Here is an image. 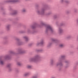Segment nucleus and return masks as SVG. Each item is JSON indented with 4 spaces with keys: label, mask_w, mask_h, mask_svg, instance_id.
I'll list each match as a JSON object with an SVG mask.
<instances>
[{
    "label": "nucleus",
    "mask_w": 78,
    "mask_h": 78,
    "mask_svg": "<svg viewBox=\"0 0 78 78\" xmlns=\"http://www.w3.org/2000/svg\"><path fill=\"white\" fill-rule=\"evenodd\" d=\"M36 27H41V26L36 23H34V25L31 26V28H32V29H33V30L35 29Z\"/></svg>",
    "instance_id": "obj_6"
},
{
    "label": "nucleus",
    "mask_w": 78,
    "mask_h": 78,
    "mask_svg": "<svg viewBox=\"0 0 78 78\" xmlns=\"http://www.w3.org/2000/svg\"><path fill=\"white\" fill-rule=\"evenodd\" d=\"M39 6V5H36V8H37V7H38Z\"/></svg>",
    "instance_id": "obj_38"
},
{
    "label": "nucleus",
    "mask_w": 78,
    "mask_h": 78,
    "mask_svg": "<svg viewBox=\"0 0 78 78\" xmlns=\"http://www.w3.org/2000/svg\"><path fill=\"white\" fill-rule=\"evenodd\" d=\"M11 56H10L9 55H6L5 56V58L6 59H11Z\"/></svg>",
    "instance_id": "obj_16"
},
{
    "label": "nucleus",
    "mask_w": 78,
    "mask_h": 78,
    "mask_svg": "<svg viewBox=\"0 0 78 78\" xmlns=\"http://www.w3.org/2000/svg\"><path fill=\"white\" fill-rule=\"evenodd\" d=\"M19 2V1L17 0H8L5 2V3H9V2H12V3H16Z\"/></svg>",
    "instance_id": "obj_9"
},
{
    "label": "nucleus",
    "mask_w": 78,
    "mask_h": 78,
    "mask_svg": "<svg viewBox=\"0 0 78 78\" xmlns=\"http://www.w3.org/2000/svg\"><path fill=\"white\" fill-rule=\"evenodd\" d=\"M8 42V41H7L5 40V42L4 43V44H7V43Z\"/></svg>",
    "instance_id": "obj_33"
},
{
    "label": "nucleus",
    "mask_w": 78,
    "mask_h": 78,
    "mask_svg": "<svg viewBox=\"0 0 78 78\" xmlns=\"http://www.w3.org/2000/svg\"><path fill=\"white\" fill-rule=\"evenodd\" d=\"M36 51H37V52H43V51H44V50H43V49H38V50H36Z\"/></svg>",
    "instance_id": "obj_19"
},
{
    "label": "nucleus",
    "mask_w": 78,
    "mask_h": 78,
    "mask_svg": "<svg viewBox=\"0 0 78 78\" xmlns=\"http://www.w3.org/2000/svg\"><path fill=\"white\" fill-rule=\"evenodd\" d=\"M65 63H69V61H66L65 62Z\"/></svg>",
    "instance_id": "obj_36"
},
{
    "label": "nucleus",
    "mask_w": 78,
    "mask_h": 78,
    "mask_svg": "<svg viewBox=\"0 0 78 78\" xmlns=\"http://www.w3.org/2000/svg\"><path fill=\"white\" fill-rule=\"evenodd\" d=\"M41 56L39 55H35L34 57L30 59V62H37L40 61Z\"/></svg>",
    "instance_id": "obj_4"
},
{
    "label": "nucleus",
    "mask_w": 78,
    "mask_h": 78,
    "mask_svg": "<svg viewBox=\"0 0 78 78\" xmlns=\"http://www.w3.org/2000/svg\"><path fill=\"white\" fill-rule=\"evenodd\" d=\"M17 14V11L16 10H14L13 11V13H11V15H16Z\"/></svg>",
    "instance_id": "obj_13"
},
{
    "label": "nucleus",
    "mask_w": 78,
    "mask_h": 78,
    "mask_svg": "<svg viewBox=\"0 0 78 78\" xmlns=\"http://www.w3.org/2000/svg\"><path fill=\"white\" fill-rule=\"evenodd\" d=\"M57 17V15H55L54 16V19H56V18Z\"/></svg>",
    "instance_id": "obj_31"
},
{
    "label": "nucleus",
    "mask_w": 78,
    "mask_h": 78,
    "mask_svg": "<svg viewBox=\"0 0 78 78\" xmlns=\"http://www.w3.org/2000/svg\"><path fill=\"white\" fill-rule=\"evenodd\" d=\"M11 64H9L7 66V67L9 68V71H11Z\"/></svg>",
    "instance_id": "obj_14"
},
{
    "label": "nucleus",
    "mask_w": 78,
    "mask_h": 78,
    "mask_svg": "<svg viewBox=\"0 0 78 78\" xmlns=\"http://www.w3.org/2000/svg\"><path fill=\"white\" fill-rule=\"evenodd\" d=\"M17 65L18 66H21V64L20 62H18L17 63Z\"/></svg>",
    "instance_id": "obj_26"
},
{
    "label": "nucleus",
    "mask_w": 78,
    "mask_h": 78,
    "mask_svg": "<svg viewBox=\"0 0 78 78\" xmlns=\"http://www.w3.org/2000/svg\"><path fill=\"white\" fill-rule=\"evenodd\" d=\"M52 44V43H49L47 45V47H50Z\"/></svg>",
    "instance_id": "obj_24"
},
{
    "label": "nucleus",
    "mask_w": 78,
    "mask_h": 78,
    "mask_svg": "<svg viewBox=\"0 0 78 78\" xmlns=\"http://www.w3.org/2000/svg\"><path fill=\"white\" fill-rule=\"evenodd\" d=\"M50 63L51 66H53V65H54V60L53 59L51 60Z\"/></svg>",
    "instance_id": "obj_18"
},
{
    "label": "nucleus",
    "mask_w": 78,
    "mask_h": 78,
    "mask_svg": "<svg viewBox=\"0 0 78 78\" xmlns=\"http://www.w3.org/2000/svg\"><path fill=\"white\" fill-rule=\"evenodd\" d=\"M23 38L26 40V42L28 41V37L27 36H25L23 37Z\"/></svg>",
    "instance_id": "obj_17"
},
{
    "label": "nucleus",
    "mask_w": 78,
    "mask_h": 78,
    "mask_svg": "<svg viewBox=\"0 0 78 78\" xmlns=\"http://www.w3.org/2000/svg\"><path fill=\"white\" fill-rule=\"evenodd\" d=\"M60 2L61 3H63V2H65L66 3H69V2L68 0H60Z\"/></svg>",
    "instance_id": "obj_15"
},
{
    "label": "nucleus",
    "mask_w": 78,
    "mask_h": 78,
    "mask_svg": "<svg viewBox=\"0 0 78 78\" xmlns=\"http://www.w3.org/2000/svg\"><path fill=\"white\" fill-rule=\"evenodd\" d=\"M21 33H25V32L23 31H22V32H21Z\"/></svg>",
    "instance_id": "obj_39"
},
{
    "label": "nucleus",
    "mask_w": 78,
    "mask_h": 78,
    "mask_svg": "<svg viewBox=\"0 0 78 78\" xmlns=\"http://www.w3.org/2000/svg\"><path fill=\"white\" fill-rule=\"evenodd\" d=\"M0 64L1 65H3L4 64V62L1 59H0Z\"/></svg>",
    "instance_id": "obj_22"
},
{
    "label": "nucleus",
    "mask_w": 78,
    "mask_h": 78,
    "mask_svg": "<svg viewBox=\"0 0 78 78\" xmlns=\"http://www.w3.org/2000/svg\"><path fill=\"white\" fill-rule=\"evenodd\" d=\"M48 6L46 5H44L42 6V7L41 10L38 9L37 11V13L38 15H44L45 11L48 9Z\"/></svg>",
    "instance_id": "obj_2"
},
{
    "label": "nucleus",
    "mask_w": 78,
    "mask_h": 78,
    "mask_svg": "<svg viewBox=\"0 0 78 78\" xmlns=\"http://www.w3.org/2000/svg\"><path fill=\"white\" fill-rule=\"evenodd\" d=\"M1 9H2V10H3V8H1Z\"/></svg>",
    "instance_id": "obj_41"
},
{
    "label": "nucleus",
    "mask_w": 78,
    "mask_h": 78,
    "mask_svg": "<svg viewBox=\"0 0 78 78\" xmlns=\"http://www.w3.org/2000/svg\"><path fill=\"white\" fill-rule=\"evenodd\" d=\"M67 14H68V13H69V11L67 12Z\"/></svg>",
    "instance_id": "obj_42"
},
{
    "label": "nucleus",
    "mask_w": 78,
    "mask_h": 78,
    "mask_svg": "<svg viewBox=\"0 0 78 78\" xmlns=\"http://www.w3.org/2000/svg\"><path fill=\"white\" fill-rule=\"evenodd\" d=\"M51 14V12H49V13H47L46 15H47V16H48L49 15H50V14Z\"/></svg>",
    "instance_id": "obj_30"
},
{
    "label": "nucleus",
    "mask_w": 78,
    "mask_h": 78,
    "mask_svg": "<svg viewBox=\"0 0 78 78\" xmlns=\"http://www.w3.org/2000/svg\"><path fill=\"white\" fill-rule=\"evenodd\" d=\"M22 12H25L26 10L25 9H23L22 10Z\"/></svg>",
    "instance_id": "obj_34"
},
{
    "label": "nucleus",
    "mask_w": 78,
    "mask_h": 78,
    "mask_svg": "<svg viewBox=\"0 0 78 78\" xmlns=\"http://www.w3.org/2000/svg\"><path fill=\"white\" fill-rule=\"evenodd\" d=\"M9 10H12V9L11 8V7H9Z\"/></svg>",
    "instance_id": "obj_37"
},
{
    "label": "nucleus",
    "mask_w": 78,
    "mask_h": 78,
    "mask_svg": "<svg viewBox=\"0 0 78 78\" xmlns=\"http://www.w3.org/2000/svg\"><path fill=\"white\" fill-rule=\"evenodd\" d=\"M64 23L63 22L61 23L60 27H61V26H64Z\"/></svg>",
    "instance_id": "obj_25"
},
{
    "label": "nucleus",
    "mask_w": 78,
    "mask_h": 78,
    "mask_svg": "<svg viewBox=\"0 0 78 78\" xmlns=\"http://www.w3.org/2000/svg\"><path fill=\"white\" fill-rule=\"evenodd\" d=\"M16 40L17 44L18 45H21L23 44V43L19 39L16 38Z\"/></svg>",
    "instance_id": "obj_5"
},
{
    "label": "nucleus",
    "mask_w": 78,
    "mask_h": 78,
    "mask_svg": "<svg viewBox=\"0 0 78 78\" xmlns=\"http://www.w3.org/2000/svg\"><path fill=\"white\" fill-rule=\"evenodd\" d=\"M18 54H23L25 53V51L22 49H18Z\"/></svg>",
    "instance_id": "obj_7"
},
{
    "label": "nucleus",
    "mask_w": 78,
    "mask_h": 78,
    "mask_svg": "<svg viewBox=\"0 0 78 78\" xmlns=\"http://www.w3.org/2000/svg\"><path fill=\"white\" fill-rule=\"evenodd\" d=\"M44 44V40H42L40 43H38L37 44V45L38 46L40 45H43Z\"/></svg>",
    "instance_id": "obj_10"
},
{
    "label": "nucleus",
    "mask_w": 78,
    "mask_h": 78,
    "mask_svg": "<svg viewBox=\"0 0 78 78\" xmlns=\"http://www.w3.org/2000/svg\"><path fill=\"white\" fill-rule=\"evenodd\" d=\"M75 12H76V11H75Z\"/></svg>",
    "instance_id": "obj_45"
},
{
    "label": "nucleus",
    "mask_w": 78,
    "mask_h": 78,
    "mask_svg": "<svg viewBox=\"0 0 78 78\" xmlns=\"http://www.w3.org/2000/svg\"><path fill=\"white\" fill-rule=\"evenodd\" d=\"M31 45H32V44H31V43L29 44L28 45L29 47H31Z\"/></svg>",
    "instance_id": "obj_35"
},
{
    "label": "nucleus",
    "mask_w": 78,
    "mask_h": 78,
    "mask_svg": "<svg viewBox=\"0 0 78 78\" xmlns=\"http://www.w3.org/2000/svg\"><path fill=\"white\" fill-rule=\"evenodd\" d=\"M10 55H14L16 54V53L12 51H10Z\"/></svg>",
    "instance_id": "obj_21"
},
{
    "label": "nucleus",
    "mask_w": 78,
    "mask_h": 78,
    "mask_svg": "<svg viewBox=\"0 0 78 78\" xmlns=\"http://www.w3.org/2000/svg\"><path fill=\"white\" fill-rule=\"evenodd\" d=\"M51 41L53 42L54 43H58V41L56 39L54 38H52L51 39Z\"/></svg>",
    "instance_id": "obj_12"
},
{
    "label": "nucleus",
    "mask_w": 78,
    "mask_h": 78,
    "mask_svg": "<svg viewBox=\"0 0 78 78\" xmlns=\"http://www.w3.org/2000/svg\"><path fill=\"white\" fill-rule=\"evenodd\" d=\"M71 37V36H70V35H69V36H68L67 37V39H69V38H70Z\"/></svg>",
    "instance_id": "obj_32"
},
{
    "label": "nucleus",
    "mask_w": 78,
    "mask_h": 78,
    "mask_svg": "<svg viewBox=\"0 0 78 78\" xmlns=\"http://www.w3.org/2000/svg\"><path fill=\"white\" fill-rule=\"evenodd\" d=\"M51 78H55V77H52Z\"/></svg>",
    "instance_id": "obj_43"
},
{
    "label": "nucleus",
    "mask_w": 78,
    "mask_h": 78,
    "mask_svg": "<svg viewBox=\"0 0 78 78\" xmlns=\"http://www.w3.org/2000/svg\"><path fill=\"white\" fill-rule=\"evenodd\" d=\"M10 25H8L7 27H6V29L7 30V31H8L9 30V29H10Z\"/></svg>",
    "instance_id": "obj_20"
},
{
    "label": "nucleus",
    "mask_w": 78,
    "mask_h": 78,
    "mask_svg": "<svg viewBox=\"0 0 78 78\" xmlns=\"http://www.w3.org/2000/svg\"><path fill=\"white\" fill-rule=\"evenodd\" d=\"M36 30L34 29L32 30V31L30 30L29 29H28L27 30V33H31V34H34L35 33H36Z\"/></svg>",
    "instance_id": "obj_8"
},
{
    "label": "nucleus",
    "mask_w": 78,
    "mask_h": 78,
    "mask_svg": "<svg viewBox=\"0 0 78 78\" xmlns=\"http://www.w3.org/2000/svg\"><path fill=\"white\" fill-rule=\"evenodd\" d=\"M27 68L28 69H31V66L28 65V66H27Z\"/></svg>",
    "instance_id": "obj_28"
},
{
    "label": "nucleus",
    "mask_w": 78,
    "mask_h": 78,
    "mask_svg": "<svg viewBox=\"0 0 78 78\" xmlns=\"http://www.w3.org/2000/svg\"><path fill=\"white\" fill-rule=\"evenodd\" d=\"M5 14V13H3V14Z\"/></svg>",
    "instance_id": "obj_44"
},
{
    "label": "nucleus",
    "mask_w": 78,
    "mask_h": 78,
    "mask_svg": "<svg viewBox=\"0 0 78 78\" xmlns=\"http://www.w3.org/2000/svg\"><path fill=\"white\" fill-rule=\"evenodd\" d=\"M60 47H64V45L62 44H60L59 45Z\"/></svg>",
    "instance_id": "obj_29"
},
{
    "label": "nucleus",
    "mask_w": 78,
    "mask_h": 78,
    "mask_svg": "<svg viewBox=\"0 0 78 78\" xmlns=\"http://www.w3.org/2000/svg\"><path fill=\"white\" fill-rule=\"evenodd\" d=\"M37 78V75H35V76H33L32 78Z\"/></svg>",
    "instance_id": "obj_27"
},
{
    "label": "nucleus",
    "mask_w": 78,
    "mask_h": 78,
    "mask_svg": "<svg viewBox=\"0 0 78 78\" xmlns=\"http://www.w3.org/2000/svg\"><path fill=\"white\" fill-rule=\"evenodd\" d=\"M69 67V66H66L65 67V68H67V67Z\"/></svg>",
    "instance_id": "obj_40"
},
{
    "label": "nucleus",
    "mask_w": 78,
    "mask_h": 78,
    "mask_svg": "<svg viewBox=\"0 0 78 78\" xmlns=\"http://www.w3.org/2000/svg\"><path fill=\"white\" fill-rule=\"evenodd\" d=\"M58 32L59 34H62L63 32V30L62 29V28L61 27H59V28Z\"/></svg>",
    "instance_id": "obj_11"
},
{
    "label": "nucleus",
    "mask_w": 78,
    "mask_h": 78,
    "mask_svg": "<svg viewBox=\"0 0 78 78\" xmlns=\"http://www.w3.org/2000/svg\"><path fill=\"white\" fill-rule=\"evenodd\" d=\"M29 75H30V73H27L24 74V76H27Z\"/></svg>",
    "instance_id": "obj_23"
},
{
    "label": "nucleus",
    "mask_w": 78,
    "mask_h": 78,
    "mask_svg": "<svg viewBox=\"0 0 78 78\" xmlns=\"http://www.w3.org/2000/svg\"><path fill=\"white\" fill-rule=\"evenodd\" d=\"M41 24L42 26H45L46 27V30L45 33L46 34L48 33V32L49 31H50L51 33L53 32V29H52V28L50 26V25H46L43 23H41Z\"/></svg>",
    "instance_id": "obj_3"
},
{
    "label": "nucleus",
    "mask_w": 78,
    "mask_h": 78,
    "mask_svg": "<svg viewBox=\"0 0 78 78\" xmlns=\"http://www.w3.org/2000/svg\"><path fill=\"white\" fill-rule=\"evenodd\" d=\"M65 58H66V56L65 55H62L58 59V62L56 64V66H59L60 67L59 68V71H61L62 69V67L63 66V64H62V62H64V60H65Z\"/></svg>",
    "instance_id": "obj_1"
}]
</instances>
